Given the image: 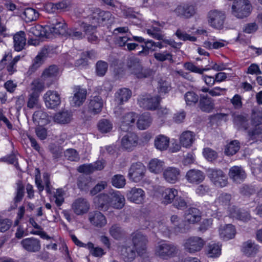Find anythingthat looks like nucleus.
I'll return each instance as SVG.
<instances>
[{
  "mask_svg": "<svg viewBox=\"0 0 262 262\" xmlns=\"http://www.w3.org/2000/svg\"><path fill=\"white\" fill-rule=\"evenodd\" d=\"M89 19L91 24L82 22L80 27L85 34H90L97 26L111 24L114 21V17L110 11L96 9Z\"/></svg>",
  "mask_w": 262,
  "mask_h": 262,
  "instance_id": "obj_1",
  "label": "nucleus"
},
{
  "mask_svg": "<svg viewBox=\"0 0 262 262\" xmlns=\"http://www.w3.org/2000/svg\"><path fill=\"white\" fill-rule=\"evenodd\" d=\"M126 67L129 72L138 78H147L153 74L151 69L144 68L140 60L134 56L130 57L127 59Z\"/></svg>",
  "mask_w": 262,
  "mask_h": 262,
  "instance_id": "obj_2",
  "label": "nucleus"
},
{
  "mask_svg": "<svg viewBox=\"0 0 262 262\" xmlns=\"http://www.w3.org/2000/svg\"><path fill=\"white\" fill-rule=\"evenodd\" d=\"M251 5L248 0L234 1L231 7V14L237 18L242 19L249 15Z\"/></svg>",
  "mask_w": 262,
  "mask_h": 262,
  "instance_id": "obj_3",
  "label": "nucleus"
},
{
  "mask_svg": "<svg viewBox=\"0 0 262 262\" xmlns=\"http://www.w3.org/2000/svg\"><path fill=\"white\" fill-rule=\"evenodd\" d=\"M207 174L211 182L217 187L223 188L228 184V178L220 169L208 168Z\"/></svg>",
  "mask_w": 262,
  "mask_h": 262,
  "instance_id": "obj_4",
  "label": "nucleus"
},
{
  "mask_svg": "<svg viewBox=\"0 0 262 262\" xmlns=\"http://www.w3.org/2000/svg\"><path fill=\"white\" fill-rule=\"evenodd\" d=\"M178 248L172 243H163L157 246L155 249V254L163 259L175 256L178 253Z\"/></svg>",
  "mask_w": 262,
  "mask_h": 262,
  "instance_id": "obj_5",
  "label": "nucleus"
},
{
  "mask_svg": "<svg viewBox=\"0 0 262 262\" xmlns=\"http://www.w3.org/2000/svg\"><path fill=\"white\" fill-rule=\"evenodd\" d=\"M209 25L215 29L223 28L226 19L225 13L223 11L213 10L210 11L207 15Z\"/></svg>",
  "mask_w": 262,
  "mask_h": 262,
  "instance_id": "obj_6",
  "label": "nucleus"
},
{
  "mask_svg": "<svg viewBox=\"0 0 262 262\" xmlns=\"http://www.w3.org/2000/svg\"><path fill=\"white\" fill-rule=\"evenodd\" d=\"M132 242L139 255H142L146 251L147 238L141 232L137 231L132 234Z\"/></svg>",
  "mask_w": 262,
  "mask_h": 262,
  "instance_id": "obj_7",
  "label": "nucleus"
},
{
  "mask_svg": "<svg viewBox=\"0 0 262 262\" xmlns=\"http://www.w3.org/2000/svg\"><path fill=\"white\" fill-rule=\"evenodd\" d=\"M145 172V166L141 162H138L131 165L128 170V176L132 181L139 182L144 177Z\"/></svg>",
  "mask_w": 262,
  "mask_h": 262,
  "instance_id": "obj_8",
  "label": "nucleus"
},
{
  "mask_svg": "<svg viewBox=\"0 0 262 262\" xmlns=\"http://www.w3.org/2000/svg\"><path fill=\"white\" fill-rule=\"evenodd\" d=\"M140 107L147 110H155L158 107L160 100L158 96L151 97L149 95H142L138 99Z\"/></svg>",
  "mask_w": 262,
  "mask_h": 262,
  "instance_id": "obj_9",
  "label": "nucleus"
},
{
  "mask_svg": "<svg viewBox=\"0 0 262 262\" xmlns=\"http://www.w3.org/2000/svg\"><path fill=\"white\" fill-rule=\"evenodd\" d=\"M73 96L70 97L71 105L74 107L81 106L86 99L87 91L80 86H75L73 88Z\"/></svg>",
  "mask_w": 262,
  "mask_h": 262,
  "instance_id": "obj_10",
  "label": "nucleus"
},
{
  "mask_svg": "<svg viewBox=\"0 0 262 262\" xmlns=\"http://www.w3.org/2000/svg\"><path fill=\"white\" fill-rule=\"evenodd\" d=\"M173 12L178 17L187 19L195 14L196 9L192 5L181 4L177 6L173 10Z\"/></svg>",
  "mask_w": 262,
  "mask_h": 262,
  "instance_id": "obj_11",
  "label": "nucleus"
},
{
  "mask_svg": "<svg viewBox=\"0 0 262 262\" xmlns=\"http://www.w3.org/2000/svg\"><path fill=\"white\" fill-rule=\"evenodd\" d=\"M204 245L205 241L202 238L192 236L185 241L184 246L186 251L189 253H194L200 251Z\"/></svg>",
  "mask_w": 262,
  "mask_h": 262,
  "instance_id": "obj_12",
  "label": "nucleus"
},
{
  "mask_svg": "<svg viewBox=\"0 0 262 262\" xmlns=\"http://www.w3.org/2000/svg\"><path fill=\"white\" fill-rule=\"evenodd\" d=\"M51 49L49 47L43 48L35 57L33 63L30 67L27 74L31 75L34 73L43 63L45 58L50 53Z\"/></svg>",
  "mask_w": 262,
  "mask_h": 262,
  "instance_id": "obj_13",
  "label": "nucleus"
},
{
  "mask_svg": "<svg viewBox=\"0 0 262 262\" xmlns=\"http://www.w3.org/2000/svg\"><path fill=\"white\" fill-rule=\"evenodd\" d=\"M43 99L46 106L49 108H55L61 103L60 95L56 91H48L44 94Z\"/></svg>",
  "mask_w": 262,
  "mask_h": 262,
  "instance_id": "obj_14",
  "label": "nucleus"
},
{
  "mask_svg": "<svg viewBox=\"0 0 262 262\" xmlns=\"http://www.w3.org/2000/svg\"><path fill=\"white\" fill-rule=\"evenodd\" d=\"M138 137L134 133H127L121 140V147L127 150L130 151L137 145L138 143Z\"/></svg>",
  "mask_w": 262,
  "mask_h": 262,
  "instance_id": "obj_15",
  "label": "nucleus"
},
{
  "mask_svg": "<svg viewBox=\"0 0 262 262\" xmlns=\"http://www.w3.org/2000/svg\"><path fill=\"white\" fill-rule=\"evenodd\" d=\"M126 195L128 200L138 204L142 203L145 197L144 191L135 187L127 191Z\"/></svg>",
  "mask_w": 262,
  "mask_h": 262,
  "instance_id": "obj_16",
  "label": "nucleus"
},
{
  "mask_svg": "<svg viewBox=\"0 0 262 262\" xmlns=\"http://www.w3.org/2000/svg\"><path fill=\"white\" fill-rule=\"evenodd\" d=\"M20 244L25 250L29 252H37L41 249L40 241L34 237L25 238L21 241Z\"/></svg>",
  "mask_w": 262,
  "mask_h": 262,
  "instance_id": "obj_17",
  "label": "nucleus"
},
{
  "mask_svg": "<svg viewBox=\"0 0 262 262\" xmlns=\"http://www.w3.org/2000/svg\"><path fill=\"white\" fill-rule=\"evenodd\" d=\"M110 206L114 208L121 209L125 204V198L120 192L114 190L109 191Z\"/></svg>",
  "mask_w": 262,
  "mask_h": 262,
  "instance_id": "obj_18",
  "label": "nucleus"
},
{
  "mask_svg": "<svg viewBox=\"0 0 262 262\" xmlns=\"http://www.w3.org/2000/svg\"><path fill=\"white\" fill-rule=\"evenodd\" d=\"M228 175L229 178L235 183H241L246 178L244 170L241 167L234 166L229 169Z\"/></svg>",
  "mask_w": 262,
  "mask_h": 262,
  "instance_id": "obj_19",
  "label": "nucleus"
},
{
  "mask_svg": "<svg viewBox=\"0 0 262 262\" xmlns=\"http://www.w3.org/2000/svg\"><path fill=\"white\" fill-rule=\"evenodd\" d=\"M180 170L174 167H168L163 171V178L169 183L174 184L179 179Z\"/></svg>",
  "mask_w": 262,
  "mask_h": 262,
  "instance_id": "obj_20",
  "label": "nucleus"
},
{
  "mask_svg": "<svg viewBox=\"0 0 262 262\" xmlns=\"http://www.w3.org/2000/svg\"><path fill=\"white\" fill-rule=\"evenodd\" d=\"M137 118L136 114L129 112L123 115L120 119V128L122 131H128L134 124Z\"/></svg>",
  "mask_w": 262,
  "mask_h": 262,
  "instance_id": "obj_21",
  "label": "nucleus"
},
{
  "mask_svg": "<svg viewBox=\"0 0 262 262\" xmlns=\"http://www.w3.org/2000/svg\"><path fill=\"white\" fill-rule=\"evenodd\" d=\"M89 220L91 224L98 228H101L107 223L105 216L99 211L90 212L89 213Z\"/></svg>",
  "mask_w": 262,
  "mask_h": 262,
  "instance_id": "obj_22",
  "label": "nucleus"
},
{
  "mask_svg": "<svg viewBox=\"0 0 262 262\" xmlns=\"http://www.w3.org/2000/svg\"><path fill=\"white\" fill-rule=\"evenodd\" d=\"M72 209L76 214L82 215L88 211L89 204L86 199L78 198L73 203Z\"/></svg>",
  "mask_w": 262,
  "mask_h": 262,
  "instance_id": "obj_23",
  "label": "nucleus"
},
{
  "mask_svg": "<svg viewBox=\"0 0 262 262\" xmlns=\"http://www.w3.org/2000/svg\"><path fill=\"white\" fill-rule=\"evenodd\" d=\"M185 178L187 181L190 183L199 184L204 180L205 176L201 170L190 169L186 173Z\"/></svg>",
  "mask_w": 262,
  "mask_h": 262,
  "instance_id": "obj_24",
  "label": "nucleus"
},
{
  "mask_svg": "<svg viewBox=\"0 0 262 262\" xmlns=\"http://www.w3.org/2000/svg\"><path fill=\"white\" fill-rule=\"evenodd\" d=\"M73 114L68 110H62L56 113L53 117L54 122L61 124H68L72 119Z\"/></svg>",
  "mask_w": 262,
  "mask_h": 262,
  "instance_id": "obj_25",
  "label": "nucleus"
},
{
  "mask_svg": "<svg viewBox=\"0 0 262 262\" xmlns=\"http://www.w3.org/2000/svg\"><path fill=\"white\" fill-rule=\"evenodd\" d=\"M199 107L203 112L210 113L214 107L213 100L207 95H201Z\"/></svg>",
  "mask_w": 262,
  "mask_h": 262,
  "instance_id": "obj_26",
  "label": "nucleus"
},
{
  "mask_svg": "<svg viewBox=\"0 0 262 262\" xmlns=\"http://www.w3.org/2000/svg\"><path fill=\"white\" fill-rule=\"evenodd\" d=\"M132 92L127 88H121L119 89L115 94V100L120 105L127 102L131 97Z\"/></svg>",
  "mask_w": 262,
  "mask_h": 262,
  "instance_id": "obj_27",
  "label": "nucleus"
},
{
  "mask_svg": "<svg viewBox=\"0 0 262 262\" xmlns=\"http://www.w3.org/2000/svg\"><path fill=\"white\" fill-rule=\"evenodd\" d=\"M14 48L16 51H20L26 45V34L24 31H19L13 36Z\"/></svg>",
  "mask_w": 262,
  "mask_h": 262,
  "instance_id": "obj_28",
  "label": "nucleus"
},
{
  "mask_svg": "<svg viewBox=\"0 0 262 262\" xmlns=\"http://www.w3.org/2000/svg\"><path fill=\"white\" fill-rule=\"evenodd\" d=\"M103 102L99 96H95L90 100L88 108L89 111L94 114L99 113L103 107Z\"/></svg>",
  "mask_w": 262,
  "mask_h": 262,
  "instance_id": "obj_29",
  "label": "nucleus"
},
{
  "mask_svg": "<svg viewBox=\"0 0 262 262\" xmlns=\"http://www.w3.org/2000/svg\"><path fill=\"white\" fill-rule=\"evenodd\" d=\"M201 213L196 208H190L185 213V220L191 224H194L201 220Z\"/></svg>",
  "mask_w": 262,
  "mask_h": 262,
  "instance_id": "obj_30",
  "label": "nucleus"
},
{
  "mask_svg": "<svg viewBox=\"0 0 262 262\" xmlns=\"http://www.w3.org/2000/svg\"><path fill=\"white\" fill-rule=\"evenodd\" d=\"M164 166V162L157 158L152 159L148 164L149 170L155 174H159L163 171Z\"/></svg>",
  "mask_w": 262,
  "mask_h": 262,
  "instance_id": "obj_31",
  "label": "nucleus"
},
{
  "mask_svg": "<svg viewBox=\"0 0 262 262\" xmlns=\"http://www.w3.org/2000/svg\"><path fill=\"white\" fill-rule=\"evenodd\" d=\"M195 140V134L193 132L186 130L183 132L180 137V142L183 147H190Z\"/></svg>",
  "mask_w": 262,
  "mask_h": 262,
  "instance_id": "obj_32",
  "label": "nucleus"
},
{
  "mask_svg": "<svg viewBox=\"0 0 262 262\" xmlns=\"http://www.w3.org/2000/svg\"><path fill=\"white\" fill-rule=\"evenodd\" d=\"M136 250L135 247L124 246L121 249V255L124 261L129 262L133 261L136 256Z\"/></svg>",
  "mask_w": 262,
  "mask_h": 262,
  "instance_id": "obj_33",
  "label": "nucleus"
},
{
  "mask_svg": "<svg viewBox=\"0 0 262 262\" xmlns=\"http://www.w3.org/2000/svg\"><path fill=\"white\" fill-rule=\"evenodd\" d=\"M235 234V229L231 224L227 225L220 229V235L224 240L227 241L233 238Z\"/></svg>",
  "mask_w": 262,
  "mask_h": 262,
  "instance_id": "obj_34",
  "label": "nucleus"
},
{
  "mask_svg": "<svg viewBox=\"0 0 262 262\" xmlns=\"http://www.w3.org/2000/svg\"><path fill=\"white\" fill-rule=\"evenodd\" d=\"M242 250L246 255L253 256L257 252L258 246L254 242L249 240L243 243Z\"/></svg>",
  "mask_w": 262,
  "mask_h": 262,
  "instance_id": "obj_35",
  "label": "nucleus"
},
{
  "mask_svg": "<svg viewBox=\"0 0 262 262\" xmlns=\"http://www.w3.org/2000/svg\"><path fill=\"white\" fill-rule=\"evenodd\" d=\"M50 116L48 114L42 110L35 112L33 115V120L41 125L48 124L50 122Z\"/></svg>",
  "mask_w": 262,
  "mask_h": 262,
  "instance_id": "obj_36",
  "label": "nucleus"
},
{
  "mask_svg": "<svg viewBox=\"0 0 262 262\" xmlns=\"http://www.w3.org/2000/svg\"><path fill=\"white\" fill-rule=\"evenodd\" d=\"M12 58V53L9 52L7 53H5L1 61V64H7L6 69L10 75L16 71V64L11 60Z\"/></svg>",
  "mask_w": 262,
  "mask_h": 262,
  "instance_id": "obj_37",
  "label": "nucleus"
},
{
  "mask_svg": "<svg viewBox=\"0 0 262 262\" xmlns=\"http://www.w3.org/2000/svg\"><path fill=\"white\" fill-rule=\"evenodd\" d=\"M98 208L102 210H106L110 206V196L108 194L102 193L99 195L95 199Z\"/></svg>",
  "mask_w": 262,
  "mask_h": 262,
  "instance_id": "obj_38",
  "label": "nucleus"
},
{
  "mask_svg": "<svg viewBox=\"0 0 262 262\" xmlns=\"http://www.w3.org/2000/svg\"><path fill=\"white\" fill-rule=\"evenodd\" d=\"M178 191L173 188H167L162 193V203L167 205L173 203L178 195Z\"/></svg>",
  "mask_w": 262,
  "mask_h": 262,
  "instance_id": "obj_39",
  "label": "nucleus"
},
{
  "mask_svg": "<svg viewBox=\"0 0 262 262\" xmlns=\"http://www.w3.org/2000/svg\"><path fill=\"white\" fill-rule=\"evenodd\" d=\"M42 78L34 79L31 83L30 93L40 95V93L43 91L45 88V81Z\"/></svg>",
  "mask_w": 262,
  "mask_h": 262,
  "instance_id": "obj_40",
  "label": "nucleus"
},
{
  "mask_svg": "<svg viewBox=\"0 0 262 262\" xmlns=\"http://www.w3.org/2000/svg\"><path fill=\"white\" fill-rule=\"evenodd\" d=\"M155 146L157 149L163 151L167 149L169 144V139L163 135L157 136L155 139Z\"/></svg>",
  "mask_w": 262,
  "mask_h": 262,
  "instance_id": "obj_41",
  "label": "nucleus"
},
{
  "mask_svg": "<svg viewBox=\"0 0 262 262\" xmlns=\"http://www.w3.org/2000/svg\"><path fill=\"white\" fill-rule=\"evenodd\" d=\"M230 215L233 217L242 221L247 222L251 219V216L249 213L246 211H241L236 207L231 208Z\"/></svg>",
  "mask_w": 262,
  "mask_h": 262,
  "instance_id": "obj_42",
  "label": "nucleus"
},
{
  "mask_svg": "<svg viewBox=\"0 0 262 262\" xmlns=\"http://www.w3.org/2000/svg\"><path fill=\"white\" fill-rule=\"evenodd\" d=\"M152 119L148 113L141 115L137 121V126L139 129H146L151 124Z\"/></svg>",
  "mask_w": 262,
  "mask_h": 262,
  "instance_id": "obj_43",
  "label": "nucleus"
},
{
  "mask_svg": "<svg viewBox=\"0 0 262 262\" xmlns=\"http://www.w3.org/2000/svg\"><path fill=\"white\" fill-rule=\"evenodd\" d=\"M25 187L21 181H18L16 183L15 196L14 198V208L17 206V203L20 202L24 196Z\"/></svg>",
  "mask_w": 262,
  "mask_h": 262,
  "instance_id": "obj_44",
  "label": "nucleus"
},
{
  "mask_svg": "<svg viewBox=\"0 0 262 262\" xmlns=\"http://www.w3.org/2000/svg\"><path fill=\"white\" fill-rule=\"evenodd\" d=\"M110 235L115 239L119 240L125 235V232L118 224L113 225L109 230Z\"/></svg>",
  "mask_w": 262,
  "mask_h": 262,
  "instance_id": "obj_45",
  "label": "nucleus"
},
{
  "mask_svg": "<svg viewBox=\"0 0 262 262\" xmlns=\"http://www.w3.org/2000/svg\"><path fill=\"white\" fill-rule=\"evenodd\" d=\"M81 23H80L78 24L79 28L73 27L69 29L67 31L66 34L69 36V37L72 39H80L84 37V35L81 31L82 30L85 33V32L83 31V29H81L80 27V24Z\"/></svg>",
  "mask_w": 262,
  "mask_h": 262,
  "instance_id": "obj_46",
  "label": "nucleus"
},
{
  "mask_svg": "<svg viewBox=\"0 0 262 262\" xmlns=\"http://www.w3.org/2000/svg\"><path fill=\"white\" fill-rule=\"evenodd\" d=\"M66 25L65 23H59L58 26L47 27L46 31L53 35H63L66 33Z\"/></svg>",
  "mask_w": 262,
  "mask_h": 262,
  "instance_id": "obj_47",
  "label": "nucleus"
},
{
  "mask_svg": "<svg viewBox=\"0 0 262 262\" xmlns=\"http://www.w3.org/2000/svg\"><path fill=\"white\" fill-rule=\"evenodd\" d=\"M231 195L227 193H221L215 200V203L219 206L227 207L230 205Z\"/></svg>",
  "mask_w": 262,
  "mask_h": 262,
  "instance_id": "obj_48",
  "label": "nucleus"
},
{
  "mask_svg": "<svg viewBox=\"0 0 262 262\" xmlns=\"http://www.w3.org/2000/svg\"><path fill=\"white\" fill-rule=\"evenodd\" d=\"M23 14L25 16V20L26 22H31L36 20L38 17V13L34 9L31 8H26Z\"/></svg>",
  "mask_w": 262,
  "mask_h": 262,
  "instance_id": "obj_49",
  "label": "nucleus"
},
{
  "mask_svg": "<svg viewBox=\"0 0 262 262\" xmlns=\"http://www.w3.org/2000/svg\"><path fill=\"white\" fill-rule=\"evenodd\" d=\"M234 124L239 129L246 130L249 127L248 120L242 115H237L234 118Z\"/></svg>",
  "mask_w": 262,
  "mask_h": 262,
  "instance_id": "obj_50",
  "label": "nucleus"
},
{
  "mask_svg": "<svg viewBox=\"0 0 262 262\" xmlns=\"http://www.w3.org/2000/svg\"><path fill=\"white\" fill-rule=\"evenodd\" d=\"M39 95L30 93L28 95L27 107L29 109L38 108L40 107L39 102Z\"/></svg>",
  "mask_w": 262,
  "mask_h": 262,
  "instance_id": "obj_51",
  "label": "nucleus"
},
{
  "mask_svg": "<svg viewBox=\"0 0 262 262\" xmlns=\"http://www.w3.org/2000/svg\"><path fill=\"white\" fill-rule=\"evenodd\" d=\"M221 253V246L216 244H210L208 246L207 254L210 257L219 256Z\"/></svg>",
  "mask_w": 262,
  "mask_h": 262,
  "instance_id": "obj_52",
  "label": "nucleus"
},
{
  "mask_svg": "<svg viewBox=\"0 0 262 262\" xmlns=\"http://www.w3.org/2000/svg\"><path fill=\"white\" fill-rule=\"evenodd\" d=\"M154 56L157 60L159 61L163 62L165 60H168L170 62H173L172 55L167 51L156 52L154 53Z\"/></svg>",
  "mask_w": 262,
  "mask_h": 262,
  "instance_id": "obj_53",
  "label": "nucleus"
},
{
  "mask_svg": "<svg viewBox=\"0 0 262 262\" xmlns=\"http://www.w3.org/2000/svg\"><path fill=\"white\" fill-rule=\"evenodd\" d=\"M239 143L237 140L231 141L225 149V153L227 155H233L239 149Z\"/></svg>",
  "mask_w": 262,
  "mask_h": 262,
  "instance_id": "obj_54",
  "label": "nucleus"
},
{
  "mask_svg": "<svg viewBox=\"0 0 262 262\" xmlns=\"http://www.w3.org/2000/svg\"><path fill=\"white\" fill-rule=\"evenodd\" d=\"M98 128L101 133H106L112 130L113 124L107 119H102L98 124Z\"/></svg>",
  "mask_w": 262,
  "mask_h": 262,
  "instance_id": "obj_55",
  "label": "nucleus"
},
{
  "mask_svg": "<svg viewBox=\"0 0 262 262\" xmlns=\"http://www.w3.org/2000/svg\"><path fill=\"white\" fill-rule=\"evenodd\" d=\"M58 73V68L53 65L50 66L48 69H46L41 75V78L44 80L48 78H52L57 75Z\"/></svg>",
  "mask_w": 262,
  "mask_h": 262,
  "instance_id": "obj_56",
  "label": "nucleus"
},
{
  "mask_svg": "<svg viewBox=\"0 0 262 262\" xmlns=\"http://www.w3.org/2000/svg\"><path fill=\"white\" fill-rule=\"evenodd\" d=\"M108 69V64L102 60L98 61L96 64V72L98 76H103Z\"/></svg>",
  "mask_w": 262,
  "mask_h": 262,
  "instance_id": "obj_57",
  "label": "nucleus"
},
{
  "mask_svg": "<svg viewBox=\"0 0 262 262\" xmlns=\"http://www.w3.org/2000/svg\"><path fill=\"white\" fill-rule=\"evenodd\" d=\"M125 179L121 174L115 175L112 179V185L116 188H122L125 185Z\"/></svg>",
  "mask_w": 262,
  "mask_h": 262,
  "instance_id": "obj_58",
  "label": "nucleus"
},
{
  "mask_svg": "<svg viewBox=\"0 0 262 262\" xmlns=\"http://www.w3.org/2000/svg\"><path fill=\"white\" fill-rule=\"evenodd\" d=\"M86 246L87 248L90 250V253L94 256L101 257L104 254L102 248L98 247L95 248L94 244L91 242H89Z\"/></svg>",
  "mask_w": 262,
  "mask_h": 262,
  "instance_id": "obj_59",
  "label": "nucleus"
},
{
  "mask_svg": "<svg viewBox=\"0 0 262 262\" xmlns=\"http://www.w3.org/2000/svg\"><path fill=\"white\" fill-rule=\"evenodd\" d=\"M184 67L185 69L187 70L200 74H202L204 71H206L210 69L209 68L200 69L198 67L194 65L192 62H190L185 63Z\"/></svg>",
  "mask_w": 262,
  "mask_h": 262,
  "instance_id": "obj_60",
  "label": "nucleus"
},
{
  "mask_svg": "<svg viewBox=\"0 0 262 262\" xmlns=\"http://www.w3.org/2000/svg\"><path fill=\"white\" fill-rule=\"evenodd\" d=\"M203 155L208 161L210 162L215 160L218 157L215 151L208 147L204 149Z\"/></svg>",
  "mask_w": 262,
  "mask_h": 262,
  "instance_id": "obj_61",
  "label": "nucleus"
},
{
  "mask_svg": "<svg viewBox=\"0 0 262 262\" xmlns=\"http://www.w3.org/2000/svg\"><path fill=\"white\" fill-rule=\"evenodd\" d=\"M185 100L187 105H191L198 101L199 97L194 92L189 91L185 94Z\"/></svg>",
  "mask_w": 262,
  "mask_h": 262,
  "instance_id": "obj_62",
  "label": "nucleus"
},
{
  "mask_svg": "<svg viewBox=\"0 0 262 262\" xmlns=\"http://www.w3.org/2000/svg\"><path fill=\"white\" fill-rule=\"evenodd\" d=\"M175 35L179 39L183 41L189 40L190 41H195L196 38L194 36H191L185 32H183L181 30L178 29L175 33Z\"/></svg>",
  "mask_w": 262,
  "mask_h": 262,
  "instance_id": "obj_63",
  "label": "nucleus"
},
{
  "mask_svg": "<svg viewBox=\"0 0 262 262\" xmlns=\"http://www.w3.org/2000/svg\"><path fill=\"white\" fill-rule=\"evenodd\" d=\"M173 205L178 209L184 210L188 206V203L181 196H177L173 203Z\"/></svg>",
  "mask_w": 262,
  "mask_h": 262,
  "instance_id": "obj_64",
  "label": "nucleus"
}]
</instances>
